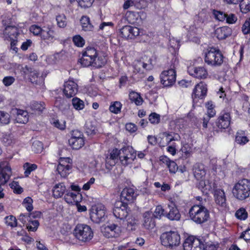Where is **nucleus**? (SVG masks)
Masks as SVG:
<instances>
[{"label": "nucleus", "instance_id": "obj_22", "mask_svg": "<svg viewBox=\"0 0 250 250\" xmlns=\"http://www.w3.org/2000/svg\"><path fill=\"white\" fill-rule=\"evenodd\" d=\"M143 226L145 229H149L154 228L155 226V217L152 212H145L143 214Z\"/></svg>", "mask_w": 250, "mask_h": 250}, {"label": "nucleus", "instance_id": "obj_26", "mask_svg": "<svg viewBox=\"0 0 250 250\" xmlns=\"http://www.w3.org/2000/svg\"><path fill=\"white\" fill-rule=\"evenodd\" d=\"M231 29L228 26H223L217 28L215 35L219 40H224L231 35Z\"/></svg>", "mask_w": 250, "mask_h": 250}, {"label": "nucleus", "instance_id": "obj_56", "mask_svg": "<svg viewBox=\"0 0 250 250\" xmlns=\"http://www.w3.org/2000/svg\"><path fill=\"white\" fill-rule=\"evenodd\" d=\"M107 157L109 159H112L113 160L118 161L119 157H120V150L117 148L113 149L110 152L109 155Z\"/></svg>", "mask_w": 250, "mask_h": 250}, {"label": "nucleus", "instance_id": "obj_17", "mask_svg": "<svg viewBox=\"0 0 250 250\" xmlns=\"http://www.w3.org/2000/svg\"><path fill=\"white\" fill-rule=\"evenodd\" d=\"M207 85L206 83L201 82L196 84L193 89L192 97L195 99H203L207 94Z\"/></svg>", "mask_w": 250, "mask_h": 250}, {"label": "nucleus", "instance_id": "obj_50", "mask_svg": "<svg viewBox=\"0 0 250 250\" xmlns=\"http://www.w3.org/2000/svg\"><path fill=\"white\" fill-rule=\"evenodd\" d=\"M131 29V26L125 25L123 26L120 31V34L123 38L126 39H130V35L129 34V30Z\"/></svg>", "mask_w": 250, "mask_h": 250}, {"label": "nucleus", "instance_id": "obj_9", "mask_svg": "<svg viewBox=\"0 0 250 250\" xmlns=\"http://www.w3.org/2000/svg\"><path fill=\"white\" fill-rule=\"evenodd\" d=\"M79 62L83 67L91 66L99 68L105 64L106 58L105 56H99L97 59L93 60L83 53L82 57L80 59Z\"/></svg>", "mask_w": 250, "mask_h": 250}, {"label": "nucleus", "instance_id": "obj_47", "mask_svg": "<svg viewBox=\"0 0 250 250\" xmlns=\"http://www.w3.org/2000/svg\"><path fill=\"white\" fill-rule=\"evenodd\" d=\"M32 203L33 200L32 198L29 197H27L24 199L22 205L24 206L27 211L30 212L33 209Z\"/></svg>", "mask_w": 250, "mask_h": 250}, {"label": "nucleus", "instance_id": "obj_38", "mask_svg": "<svg viewBox=\"0 0 250 250\" xmlns=\"http://www.w3.org/2000/svg\"><path fill=\"white\" fill-rule=\"evenodd\" d=\"M39 73L37 70H32L30 72L29 79L30 82L36 84H38L40 83L42 79L39 78Z\"/></svg>", "mask_w": 250, "mask_h": 250}, {"label": "nucleus", "instance_id": "obj_30", "mask_svg": "<svg viewBox=\"0 0 250 250\" xmlns=\"http://www.w3.org/2000/svg\"><path fill=\"white\" fill-rule=\"evenodd\" d=\"M149 64L145 63L144 62L136 61L134 62V71L137 73H144V69H149L150 68Z\"/></svg>", "mask_w": 250, "mask_h": 250}, {"label": "nucleus", "instance_id": "obj_40", "mask_svg": "<svg viewBox=\"0 0 250 250\" xmlns=\"http://www.w3.org/2000/svg\"><path fill=\"white\" fill-rule=\"evenodd\" d=\"M239 6L243 13H247L250 11V0H241Z\"/></svg>", "mask_w": 250, "mask_h": 250}, {"label": "nucleus", "instance_id": "obj_42", "mask_svg": "<svg viewBox=\"0 0 250 250\" xmlns=\"http://www.w3.org/2000/svg\"><path fill=\"white\" fill-rule=\"evenodd\" d=\"M122 104L119 102H114L109 106V110L115 114H118L121 111Z\"/></svg>", "mask_w": 250, "mask_h": 250}, {"label": "nucleus", "instance_id": "obj_8", "mask_svg": "<svg viewBox=\"0 0 250 250\" xmlns=\"http://www.w3.org/2000/svg\"><path fill=\"white\" fill-rule=\"evenodd\" d=\"M136 157V154L132 147L125 146L120 149V160L125 166L131 164Z\"/></svg>", "mask_w": 250, "mask_h": 250}, {"label": "nucleus", "instance_id": "obj_28", "mask_svg": "<svg viewBox=\"0 0 250 250\" xmlns=\"http://www.w3.org/2000/svg\"><path fill=\"white\" fill-rule=\"evenodd\" d=\"M16 114V120L17 123L25 124L28 122V115L27 111L21 109H17Z\"/></svg>", "mask_w": 250, "mask_h": 250}, {"label": "nucleus", "instance_id": "obj_36", "mask_svg": "<svg viewBox=\"0 0 250 250\" xmlns=\"http://www.w3.org/2000/svg\"><path fill=\"white\" fill-rule=\"evenodd\" d=\"M24 170V176L27 177L30 174L31 172L35 170L37 168V165L35 164L25 163L23 166Z\"/></svg>", "mask_w": 250, "mask_h": 250}, {"label": "nucleus", "instance_id": "obj_1", "mask_svg": "<svg viewBox=\"0 0 250 250\" xmlns=\"http://www.w3.org/2000/svg\"><path fill=\"white\" fill-rule=\"evenodd\" d=\"M190 220L196 224H202L208 221L210 217L209 210L201 204L192 206L188 211Z\"/></svg>", "mask_w": 250, "mask_h": 250}, {"label": "nucleus", "instance_id": "obj_29", "mask_svg": "<svg viewBox=\"0 0 250 250\" xmlns=\"http://www.w3.org/2000/svg\"><path fill=\"white\" fill-rule=\"evenodd\" d=\"M65 187L62 183L56 184L53 188V194L55 198L61 197L65 191Z\"/></svg>", "mask_w": 250, "mask_h": 250}, {"label": "nucleus", "instance_id": "obj_13", "mask_svg": "<svg viewBox=\"0 0 250 250\" xmlns=\"http://www.w3.org/2000/svg\"><path fill=\"white\" fill-rule=\"evenodd\" d=\"M113 213L117 218L121 220L126 218L128 215L127 203L120 201L116 202Z\"/></svg>", "mask_w": 250, "mask_h": 250}, {"label": "nucleus", "instance_id": "obj_2", "mask_svg": "<svg viewBox=\"0 0 250 250\" xmlns=\"http://www.w3.org/2000/svg\"><path fill=\"white\" fill-rule=\"evenodd\" d=\"M178 64L177 58L172 56L170 62L167 65L168 70L163 71L160 75L161 83L164 86H170L175 83L176 74L175 69Z\"/></svg>", "mask_w": 250, "mask_h": 250}, {"label": "nucleus", "instance_id": "obj_43", "mask_svg": "<svg viewBox=\"0 0 250 250\" xmlns=\"http://www.w3.org/2000/svg\"><path fill=\"white\" fill-rule=\"evenodd\" d=\"M32 149L35 153H40L43 149V144L38 140L34 141L32 144Z\"/></svg>", "mask_w": 250, "mask_h": 250}, {"label": "nucleus", "instance_id": "obj_15", "mask_svg": "<svg viewBox=\"0 0 250 250\" xmlns=\"http://www.w3.org/2000/svg\"><path fill=\"white\" fill-rule=\"evenodd\" d=\"M78 89V86L77 83L69 80L64 83L63 93L67 98H71L77 94Z\"/></svg>", "mask_w": 250, "mask_h": 250}, {"label": "nucleus", "instance_id": "obj_49", "mask_svg": "<svg viewBox=\"0 0 250 250\" xmlns=\"http://www.w3.org/2000/svg\"><path fill=\"white\" fill-rule=\"evenodd\" d=\"M166 211L161 206L156 207L153 215L155 218H160L162 216H166Z\"/></svg>", "mask_w": 250, "mask_h": 250}, {"label": "nucleus", "instance_id": "obj_52", "mask_svg": "<svg viewBox=\"0 0 250 250\" xmlns=\"http://www.w3.org/2000/svg\"><path fill=\"white\" fill-rule=\"evenodd\" d=\"M182 152V157L187 159L191 155V148L189 147L188 145H185L182 146L181 149Z\"/></svg>", "mask_w": 250, "mask_h": 250}, {"label": "nucleus", "instance_id": "obj_46", "mask_svg": "<svg viewBox=\"0 0 250 250\" xmlns=\"http://www.w3.org/2000/svg\"><path fill=\"white\" fill-rule=\"evenodd\" d=\"M56 21L59 27L64 28L66 26L67 24L66 18L64 15L57 16L56 17Z\"/></svg>", "mask_w": 250, "mask_h": 250}, {"label": "nucleus", "instance_id": "obj_4", "mask_svg": "<svg viewBox=\"0 0 250 250\" xmlns=\"http://www.w3.org/2000/svg\"><path fill=\"white\" fill-rule=\"evenodd\" d=\"M224 56L219 49L208 48L205 53V62L211 66L217 67L223 62Z\"/></svg>", "mask_w": 250, "mask_h": 250}, {"label": "nucleus", "instance_id": "obj_51", "mask_svg": "<svg viewBox=\"0 0 250 250\" xmlns=\"http://www.w3.org/2000/svg\"><path fill=\"white\" fill-rule=\"evenodd\" d=\"M213 14L215 18L221 21H224L226 19V14L222 11L214 10Z\"/></svg>", "mask_w": 250, "mask_h": 250}, {"label": "nucleus", "instance_id": "obj_58", "mask_svg": "<svg viewBox=\"0 0 250 250\" xmlns=\"http://www.w3.org/2000/svg\"><path fill=\"white\" fill-rule=\"evenodd\" d=\"M129 34H130V39H133L135 37L139 36L140 30L138 28L136 27H132L131 26V29L129 30Z\"/></svg>", "mask_w": 250, "mask_h": 250}, {"label": "nucleus", "instance_id": "obj_25", "mask_svg": "<svg viewBox=\"0 0 250 250\" xmlns=\"http://www.w3.org/2000/svg\"><path fill=\"white\" fill-rule=\"evenodd\" d=\"M193 171L194 176L197 180L202 179L206 174L205 167L201 163L195 164L193 166Z\"/></svg>", "mask_w": 250, "mask_h": 250}, {"label": "nucleus", "instance_id": "obj_20", "mask_svg": "<svg viewBox=\"0 0 250 250\" xmlns=\"http://www.w3.org/2000/svg\"><path fill=\"white\" fill-rule=\"evenodd\" d=\"M188 71L190 75L198 79H206L208 76L207 69L202 66L190 67L188 68Z\"/></svg>", "mask_w": 250, "mask_h": 250}, {"label": "nucleus", "instance_id": "obj_33", "mask_svg": "<svg viewBox=\"0 0 250 250\" xmlns=\"http://www.w3.org/2000/svg\"><path fill=\"white\" fill-rule=\"evenodd\" d=\"M83 53L93 60L97 59L99 56H104L98 53L96 49L93 47H86Z\"/></svg>", "mask_w": 250, "mask_h": 250}, {"label": "nucleus", "instance_id": "obj_6", "mask_svg": "<svg viewBox=\"0 0 250 250\" xmlns=\"http://www.w3.org/2000/svg\"><path fill=\"white\" fill-rule=\"evenodd\" d=\"M180 239V236L178 233L174 231L164 232L161 236L162 245L168 248H172L179 245Z\"/></svg>", "mask_w": 250, "mask_h": 250}, {"label": "nucleus", "instance_id": "obj_55", "mask_svg": "<svg viewBox=\"0 0 250 250\" xmlns=\"http://www.w3.org/2000/svg\"><path fill=\"white\" fill-rule=\"evenodd\" d=\"M42 30L43 28H42L40 26L37 25H32L30 27V31L36 36L40 35L41 37Z\"/></svg>", "mask_w": 250, "mask_h": 250}, {"label": "nucleus", "instance_id": "obj_12", "mask_svg": "<svg viewBox=\"0 0 250 250\" xmlns=\"http://www.w3.org/2000/svg\"><path fill=\"white\" fill-rule=\"evenodd\" d=\"M71 160L68 157H61L59 164L57 168V171L62 177H66L70 173L72 168Z\"/></svg>", "mask_w": 250, "mask_h": 250}, {"label": "nucleus", "instance_id": "obj_48", "mask_svg": "<svg viewBox=\"0 0 250 250\" xmlns=\"http://www.w3.org/2000/svg\"><path fill=\"white\" fill-rule=\"evenodd\" d=\"M39 226V222L38 220L31 221L30 220L27 225V229L29 231H35L37 230Z\"/></svg>", "mask_w": 250, "mask_h": 250}, {"label": "nucleus", "instance_id": "obj_53", "mask_svg": "<svg viewBox=\"0 0 250 250\" xmlns=\"http://www.w3.org/2000/svg\"><path fill=\"white\" fill-rule=\"evenodd\" d=\"M148 119L151 124H158L160 121V116L155 112L152 113L149 115Z\"/></svg>", "mask_w": 250, "mask_h": 250}, {"label": "nucleus", "instance_id": "obj_59", "mask_svg": "<svg viewBox=\"0 0 250 250\" xmlns=\"http://www.w3.org/2000/svg\"><path fill=\"white\" fill-rule=\"evenodd\" d=\"M226 22L229 24L234 23L237 20V18L235 14L230 13L229 14H226V19H225Z\"/></svg>", "mask_w": 250, "mask_h": 250}, {"label": "nucleus", "instance_id": "obj_31", "mask_svg": "<svg viewBox=\"0 0 250 250\" xmlns=\"http://www.w3.org/2000/svg\"><path fill=\"white\" fill-rule=\"evenodd\" d=\"M68 142L69 145L73 149H79L84 145V138L69 139Z\"/></svg>", "mask_w": 250, "mask_h": 250}, {"label": "nucleus", "instance_id": "obj_11", "mask_svg": "<svg viewBox=\"0 0 250 250\" xmlns=\"http://www.w3.org/2000/svg\"><path fill=\"white\" fill-rule=\"evenodd\" d=\"M12 175V169L9 163L3 161L0 163V184L5 185Z\"/></svg>", "mask_w": 250, "mask_h": 250}, {"label": "nucleus", "instance_id": "obj_41", "mask_svg": "<svg viewBox=\"0 0 250 250\" xmlns=\"http://www.w3.org/2000/svg\"><path fill=\"white\" fill-rule=\"evenodd\" d=\"M10 122V116L9 114L3 111H0V124L5 125L8 124Z\"/></svg>", "mask_w": 250, "mask_h": 250}, {"label": "nucleus", "instance_id": "obj_10", "mask_svg": "<svg viewBox=\"0 0 250 250\" xmlns=\"http://www.w3.org/2000/svg\"><path fill=\"white\" fill-rule=\"evenodd\" d=\"M230 108H225L220 113L216 121V125L219 128L226 129L230 124Z\"/></svg>", "mask_w": 250, "mask_h": 250}, {"label": "nucleus", "instance_id": "obj_44", "mask_svg": "<svg viewBox=\"0 0 250 250\" xmlns=\"http://www.w3.org/2000/svg\"><path fill=\"white\" fill-rule=\"evenodd\" d=\"M5 223L7 226H10L12 228L16 227L17 226V222L16 218L13 215L6 216L5 218Z\"/></svg>", "mask_w": 250, "mask_h": 250}, {"label": "nucleus", "instance_id": "obj_7", "mask_svg": "<svg viewBox=\"0 0 250 250\" xmlns=\"http://www.w3.org/2000/svg\"><path fill=\"white\" fill-rule=\"evenodd\" d=\"M106 208L102 204L93 206L90 209V215L91 220L95 223H99L105 219Z\"/></svg>", "mask_w": 250, "mask_h": 250}, {"label": "nucleus", "instance_id": "obj_57", "mask_svg": "<svg viewBox=\"0 0 250 250\" xmlns=\"http://www.w3.org/2000/svg\"><path fill=\"white\" fill-rule=\"evenodd\" d=\"M93 1L94 0H78L79 5L84 8L90 7Z\"/></svg>", "mask_w": 250, "mask_h": 250}, {"label": "nucleus", "instance_id": "obj_64", "mask_svg": "<svg viewBox=\"0 0 250 250\" xmlns=\"http://www.w3.org/2000/svg\"><path fill=\"white\" fill-rule=\"evenodd\" d=\"M169 169V171L171 173H175L178 169V167L176 163L172 161L167 167Z\"/></svg>", "mask_w": 250, "mask_h": 250}, {"label": "nucleus", "instance_id": "obj_63", "mask_svg": "<svg viewBox=\"0 0 250 250\" xmlns=\"http://www.w3.org/2000/svg\"><path fill=\"white\" fill-rule=\"evenodd\" d=\"M77 138H84L83 133L78 130H72L71 137L70 139H76Z\"/></svg>", "mask_w": 250, "mask_h": 250}, {"label": "nucleus", "instance_id": "obj_34", "mask_svg": "<svg viewBox=\"0 0 250 250\" xmlns=\"http://www.w3.org/2000/svg\"><path fill=\"white\" fill-rule=\"evenodd\" d=\"M129 97L130 101L134 103L136 105H140L143 104V98L137 92L133 91L130 92L129 94Z\"/></svg>", "mask_w": 250, "mask_h": 250}, {"label": "nucleus", "instance_id": "obj_60", "mask_svg": "<svg viewBox=\"0 0 250 250\" xmlns=\"http://www.w3.org/2000/svg\"><path fill=\"white\" fill-rule=\"evenodd\" d=\"M16 31L17 28L15 26H7L4 31V34L8 36L14 35Z\"/></svg>", "mask_w": 250, "mask_h": 250}, {"label": "nucleus", "instance_id": "obj_5", "mask_svg": "<svg viewBox=\"0 0 250 250\" xmlns=\"http://www.w3.org/2000/svg\"><path fill=\"white\" fill-rule=\"evenodd\" d=\"M75 237L80 241L87 242L93 237V232L91 228L85 224H78L74 230Z\"/></svg>", "mask_w": 250, "mask_h": 250}, {"label": "nucleus", "instance_id": "obj_14", "mask_svg": "<svg viewBox=\"0 0 250 250\" xmlns=\"http://www.w3.org/2000/svg\"><path fill=\"white\" fill-rule=\"evenodd\" d=\"M180 135L172 132H164L161 134V140L159 144L161 147L169 145L172 141H178L180 140Z\"/></svg>", "mask_w": 250, "mask_h": 250}, {"label": "nucleus", "instance_id": "obj_32", "mask_svg": "<svg viewBox=\"0 0 250 250\" xmlns=\"http://www.w3.org/2000/svg\"><path fill=\"white\" fill-rule=\"evenodd\" d=\"M249 141L246 135L245 132L240 130L236 133L235 142L239 145H244Z\"/></svg>", "mask_w": 250, "mask_h": 250}, {"label": "nucleus", "instance_id": "obj_21", "mask_svg": "<svg viewBox=\"0 0 250 250\" xmlns=\"http://www.w3.org/2000/svg\"><path fill=\"white\" fill-rule=\"evenodd\" d=\"M120 232V227L114 224L107 225L103 231L104 235L107 237H117Z\"/></svg>", "mask_w": 250, "mask_h": 250}, {"label": "nucleus", "instance_id": "obj_39", "mask_svg": "<svg viewBox=\"0 0 250 250\" xmlns=\"http://www.w3.org/2000/svg\"><path fill=\"white\" fill-rule=\"evenodd\" d=\"M72 104L74 108L77 110H82L84 107L83 101L77 97L72 99Z\"/></svg>", "mask_w": 250, "mask_h": 250}, {"label": "nucleus", "instance_id": "obj_62", "mask_svg": "<svg viewBox=\"0 0 250 250\" xmlns=\"http://www.w3.org/2000/svg\"><path fill=\"white\" fill-rule=\"evenodd\" d=\"M2 142L5 146L10 145L12 143V138L10 134H4L2 138Z\"/></svg>", "mask_w": 250, "mask_h": 250}, {"label": "nucleus", "instance_id": "obj_3", "mask_svg": "<svg viewBox=\"0 0 250 250\" xmlns=\"http://www.w3.org/2000/svg\"><path fill=\"white\" fill-rule=\"evenodd\" d=\"M233 196L239 201H244L250 197V180L243 179L235 183L232 188Z\"/></svg>", "mask_w": 250, "mask_h": 250}, {"label": "nucleus", "instance_id": "obj_16", "mask_svg": "<svg viewBox=\"0 0 250 250\" xmlns=\"http://www.w3.org/2000/svg\"><path fill=\"white\" fill-rule=\"evenodd\" d=\"M137 196V192L134 188H125L123 189L121 193V200L119 201L126 202L128 205V203H132Z\"/></svg>", "mask_w": 250, "mask_h": 250}, {"label": "nucleus", "instance_id": "obj_23", "mask_svg": "<svg viewBox=\"0 0 250 250\" xmlns=\"http://www.w3.org/2000/svg\"><path fill=\"white\" fill-rule=\"evenodd\" d=\"M41 38L43 40L53 42L57 39L56 33L52 28L49 26L43 27Z\"/></svg>", "mask_w": 250, "mask_h": 250}, {"label": "nucleus", "instance_id": "obj_61", "mask_svg": "<svg viewBox=\"0 0 250 250\" xmlns=\"http://www.w3.org/2000/svg\"><path fill=\"white\" fill-rule=\"evenodd\" d=\"M15 81V79L13 77L6 76L3 79L2 82L5 86H8L13 83Z\"/></svg>", "mask_w": 250, "mask_h": 250}, {"label": "nucleus", "instance_id": "obj_27", "mask_svg": "<svg viewBox=\"0 0 250 250\" xmlns=\"http://www.w3.org/2000/svg\"><path fill=\"white\" fill-rule=\"evenodd\" d=\"M82 29L84 31H92L94 26L90 22V18L87 16H83L80 19Z\"/></svg>", "mask_w": 250, "mask_h": 250}, {"label": "nucleus", "instance_id": "obj_37", "mask_svg": "<svg viewBox=\"0 0 250 250\" xmlns=\"http://www.w3.org/2000/svg\"><path fill=\"white\" fill-rule=\"evenodd\" d=\"M235 216L239 220H245L248 218V214L245 208H240L236 210Z\"/></svg>", "mask_w": 250, "mask_h": 250}, {"label": "nucleus", "instance_id": "obj_18", "mask_svg": "<svg viewBox=\"0 0 250 250\" xmlns=\"http://www.w3.org/2000/svg\"><path fill=\"white\" fill-rule=\"evenodd\" d=\"M166 217L171 221H178L180 219L181 214L176 205L171 203L168 205L166 211Z\"/></svg>", "mask_w": 250, "mask_h": 250}, {"label": "nucleus", "instance_id": "obj_45", "mask_svg": "<svg viewBox=\"0 0 250 250\" xmlns=\"http://www.w3.org/2000/svg\"><path fill=\"white\" fill-rule=\"evenodd\" d=\"M73 42L74 44L78 47H83L85 43L84 40L79 35L73 37Z\"/></svg>", "mask_w": 250, "mask_h": 250}, {"label": "nucleus", "instance_id": "obj_19", "mask_svg": "<svg viewBox=\"0 0 250 250\" xmlns=\"http://www.w3.org/2000/svg\"><path fill=\"white\" fill-rule=\"evenodd\" d=\"M214 200L216 204L220 208V209H224L227 207L226 198L225 192L221 189H216L214 193Z\"/></svg>", "mask_w": 250, "mask_h": 250}, {"label": "nucleus", "instance_id": "obj_54", "mask_svg": "<svg viewBox=\"0 0 250 250\" xmlns=\"http://www.w3.org/2000/svg\"><path fill=\"white\" fill-rule=\"evenodd\" d=\"M9 186L17 194H21L23 191L22 188L20 186L18 182L13 181L9 184Z\"/></svg>", "mask_w": 250, "mask_h": 250}, {"label": "nucleus", "instance_id": "obj_24", "mask_svg": "<svg viewBox=\"0 0 250 250\" xmlns=\"http://www.w3.org/2000/svg\"><path fill=\"white\" fill-rule=\"evenodd\" d=\"M82 199V195L79 192H73L67 190L64 196L65 201L68 204H77Z\"/></svg>", "mask_w": 250, "mask_h": 250}, {"label": "nucleus", "instance_id": "obj_35", "mask_svg": "<svg viewBox=\"0 0 250 250\" xmlns=\"http://www.w3.org/2000/svg\"><path fill=\"white\" fill-rule=\"evenodd\" d=\"M30 107L35 112H42L45 108V104L44 102L34 101L31 103Z\"/></svg>", "mask_w": 250, "mask_h": 250}]
</instances>
